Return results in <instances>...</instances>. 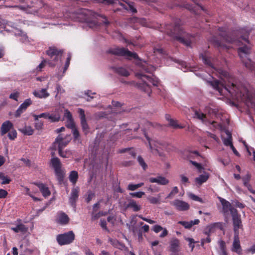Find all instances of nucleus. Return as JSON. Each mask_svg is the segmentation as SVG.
<instances>
[{
  "instance_id": "nucleus-1",
  "label": "nucleus",
  "mask_w": 255,
  "mask_h": 255,
  "mask_svg": "<svg viewBox=\"0 0 255 255\" xmlns=\"http://www.w3.org/2000/svg\"><path fill=\"white\" fill-rule=\"evenodd\" d=\"M200 58L213 73L223 80V82L217 80L211 81L210 84L214 89L221 95L228 92L233 99L244 102L249 107L252 105L255 95L250 87L241 83L237 84L235 79L230 76L227 71L217 67L214 60L206 55L202 54Z\"/></svg>"
},
{
  "instance_id": "nucleus-2",
  "label": "nucleus",
  "mask_w": 255,
  "mask_h": 255,
  "mask_svg": "<svg viewBox=\"0 0 255 255\" xmlns=\"http://www.w3.org/2000/svg\"><path fill=\"white\" fill-rule=\"evenodd\" d=\"M166 30L167 33L172 36L174 39L186 46L190 45L192 37L184 31L178 23L176 22L174 26L167 24L166 25Z\"/></svg>"
},
{
  "instance_id": "nucleus-3",
  "label": "nucleus",
  "mask_w": 255,
  "mask_h": 255,
  "mask_svg": "<svg viewBox=\"0 0 255 255\" xmlns=\"http://www.w3.org/2000/svg\"><path fill=\"white\" fill-rule=\"evenodd\" d=\"M136 76L139 79V81L136 84V87L147 93L149 96L151 93V89L148 83H152L153 86H157L158 83V79L156 78H151L143 74L141 72L137 73Z\"/></svg>"
},
{
  "instance_id": "nucleus-4",
  "label": "nucleus",
  "mask_w": 255,
  "mask_h": 255,
  "mask_svg": "<svg viewBox=\"0 0 255 255\" xmlns=\"http://www.w3.org/2000/svg\"><path fill=\"white\" fill-rule=\"evenodd\" d=\"M219 31L220 32L219 35L222 38V41H221L217 39L216 37H213L212 41L215 46L218 48H228V47L223 43V40L228 43H235L237 44L240 45L239 44L240 43V40L234 37L233 38L230 35H229L227 34L226 29L223 27L219 28Z\"/></svg>"
},
{
  "instance_id": "nucleus-5",
  "label": "nucleus",
  "mask_w": 255,
  "mask_h": 255,
  "mask_svg": "<svg viewBox=\"0 0 255 255\" xmlns=\"http://www.w3.org/2000/svg\"><path fill=\"white\" fill-rule=\"evenodd\" d=\"M250 45H245L238 48L239 55L245 66L251 71H255V63L249 58L251 52Z\"/></svg>"
},
{
  "instance_id": "nucleus-6",
  "label": "nucleus",
  "mask_w": 255,
  "mask_h": 255,
  "mask_svg": "<svg viewBox=\"0 0 255 255\" xmlns=\"http://www.w3.org/2000/svg\"><path fill=\"white\" fill-rule=\"evenodd\" d=\"M144 134L146 139L148 141L151 151L153 154L155 155L158 154L159 156H162V152H161L160 150L169 151L171 149V146L166 143H161L157 141L153 144L151 142L149 138L146 136L145 133H144Z\"/></svg>"
},
{
  "instance_id": "nucleus-7",
  "label": "nucleus",
  "mask_w": 255,
  "mask_h": 255,
  "mask_svg": "<svg viewBox=\"0 0 255 255\" xmlns=\"http://www.w3.org/2000/svg\"><path fill=\"white\" fill-rule=\"evenodd\" d=\"M99 1L109 4L120 5L124 9L132 13H135L137 11L132 2H127L123 0H99Z\"/></svg>"
},
{
  "instance_id": "nucleus-8",
  "label": "nucleus",
  "mask_w": 255,
  "mask_h": 255,
  "mask_svg": "<svg viewBox=\"0 0 255 255\" xmlns=\"http://www.w3.org/2000/svg\"><path fill=\"white\" fill-rule=\"evenodd\" d=\"M63 51L55 47H50L47 50L46 53L50 57L48 64L50 66H54L57 62L61 59Z\"/></svg>"
},
{
  "instance_id": "nucleus-9",
  "label": "nucleus",
  "mask_w": 255,
  "mask_h": 255,
  "mask_svg": "<svg viewBox=\"0 0 255 255\" xmlns=\"http://www.w3.org/2000/svg\"><path fill=\"white\" fill-rule=\"evenodd\" d=\"M108 52L114 55L122 56L127 58L137 59L138 56L135 53L129 51L128 49L124 47H116L111 48L108 50Z\"/></svg>"
},
{
  "instance_id": "nucleus-10",
  "label": "nucleus",
  "mask_w": 255,
  "mask_h": 255,
  "mask_svg": "<svg viewBox=\"0 0 255 255\" xmlns=\"http://www.w3.org/2000/svg\"><path fill=\"white\" fill-rule=\"evenodd\" d=\"M75 240V234L73 231H69L64 234H59L56 237V240L60 246L68 245Z\"/></svg>"
},
{
  "instance_id": "nucleus-11",
  "label": "nucleus",
  "mask_w": 255,
  "mask_h": 255,
  "mask_svg": "<svg viewBox=\"0 0 255 255\" xmlns=\"http://www.w3.org/2000/svg\"><path fill=\"white\" fill-rule=\"evenodd\" d=\"M93 13H94L88 9H82L79 13H72L70 17L75 21H88L89 15Z\"/></svg>"
},
{
  "instance_id": "nucleus-12",
  "label": "nucleus",
  "mask_w": 255,
  "mask_h": 255,
  "mask_svg": "<svg viewBox=\"0 0 255 255\" xmlns=\"http://www.w3.org/2000/svg\"><path fill=\"white\" fill-rule=\"evenodd\" d=\"M219 199L223 206L222 213L225 217V221L226 222H228L229 219V211L230 212V214L232 215V210L237 209L233 207L229 201L221 198Z\"/></svg>"
},
{
  "instance_id": "nucleus-13",
  "label": "nucleus",
  "mask_w": 255,
  "mask_h": 255,
  "mask_svg": "<svg viewBox=\"0 0 255 255\" xmlns=\"http://www.w3.org/2000/svg\"><path fill=\"white\" fill-rule=\"evenodd\" d=\"M231 216L233 222L235 234H239V229L242 227L241 215L238 214L237 210H233L232 211Z\"/></svg>"
},
{
  "instance_id": "nucleus-14",
  "label": "nucleus",
  "mask_w": 255,
  "mask_h": 255,
  "mask_svg": "<svg viewBox=\"0 0 255 255\" xmlns=\"http://www.w3.org/2000/svg\"><path fill=\"white\" fill-rule=\"evenodd\" d=\"M71 138L70 135L63 138L62 135L59 134L56 138L53 144L55 146L58 144V150L60 149L62 150L68 144Z\"/></svg>"
},
{
  "instance_id": "nucleus-15",
  "label": "nucleus",
  "mask_w": 255,
  "mask_h": 255,
  "mask_svg": "<svg viewBox=\"0 0 255 255\" xmlns=\"http://www.w3.org/2000/svg\"><path fill=\"white\" fill-rule=\"evenodd\" d=\"M171 205L174 206L178 211H186L189 208V205L187 203L178 199L173 201L171 203Z\"/></svg>"
},
{
  "instance_id": "nucleus-16",
  "label": "nucleus",
  "mask_w": 255,
  "mask_h": 255,
  "mask_svg": "<svg viewBox=\"0 0 255 255\" xmlns=\"http://www.w3.org/2000/svg\"><path fill=\"white\" fill-rule=\"evenodd\" d=\"M170 251L171 255H183V254L179 251V240L175 239L173 240L170 243Z\"/></svg>"
},
{
  "instance_id": "nucleus-17",
  "label": "nucleus",
  "mask_w": 255,
  "mask_h": 255,
  "mask_svg": "<svg viewBox=\"0 0 255 255\" xmlns=\"http://www.w3.org/2000/svg\"><path fill=\"white\" fill-rule=\"evenodd\" d=\"M232 251L236 252L239 255H241L242 254V248L240 245L239 234H234Z\"/></svg>"
},
{
  "instance_id": "nucleus-18",
  "label": "nucleus",
  "mask_w": 255,
  "mask_h": 255,
  "mask_svg": "<svg viewBox=\"0 0 255 255\" xmlns=\"http://www.w3.org/2000/svg\"><path fill=\"white\" fill-rule=\"evenodd\" d=\"M78 113L80 117L81 125L82 127V129L85 132V133L87 134L88 131L89 127L86 120L84 110L82 109H79Z\"/></svg>"
},
{
  "instance_id": "nucleus-19",
  "label": "nucleus",
  "mask_w": 255,
  "mask_h": 255,
  "mask_svg": "<svg viewBox=\"0 0 255 255\" xmlns=\"http://www.w3.org/2000/svg\"><path fill=\"white\" fill-rule=\"evenodd\" d=\"M56 221L61 225H65L69 223V218L65 213L59 212L57 213Z\"/></svg>"
},
{
  "instance_id": "nucleus-20",
  "label": "nucleus",
  "mask_w": 255,
  "mask_h": 255,
  "mask_svg": "<svg viewBox=\"0 0 255 255\" xmlns=\"http://www.w3.org/2000/svg\"><path fill=\"white\" fill-rule=\"evenodd\" d=\"M194 118L199 120L202 122V123L205 125L213 124L214 123V122L211 123L209 121H208L206 115L201 112L200 111L196 110L194 112Z\"/></svg>"
},
{
  "instance_id": "nucleus-21",
  "label": "nucleus",
  "mask_w": 255,
  "mask_h": 255,
  "mask_svg": "<svg viewBox=\"0 0 255 255\" xmlns=\"http://www.w3.org/2000/svg\"><path fill=\"white\" fill-rule=\"evenodd\" d=\"M148 180L150 183H156L161 185H166L169 183V180L162 176H157L156 177H150Z\"/></svg>"
},
{
  "instance_id": "nucleus-22",
  "label": "nucleus",
  "mask_w": 255,
  "mask_h": 255,
  "mask_svg": "<svg viewBox=\"0 0 255 255\" xmlns=\"http://www.w3.org/2000/svg\"><path fill=\"white\" fill-rule=\"evenodd\" d=\"M124 207L126 209H132L134 212H137L141 209V205L138 204L135 201L132 199L129 200L128 203H125Z\"/></svg>"
},
{
  "instance_id": "nucleus-23",
  "label": "nucleus",
  "mask_w": 255,
  "mask_h": 255,
  "mask_svg": "<svg viewBox=\"0 0 255 255\" xmlns=\"http://www.w3.org/2000/svg\"><path fill=\"white\" fill-rule=\"evenodd\" d=\"M13 127V124L9 121H6L2 123L1 128L0 132L2 135L5 134Z\"/></svg>"
},
{
  "instance_id": "nucleus-24",
  "label": "nucleus",
  "mask_w": 255,
  "mask_h": 255,
  "mask_svg": "<svg viewBox=\"0 0 255 255\" xmlns=\"http://www.w3.org/2000/svg\"><path fill=\"white\" fill-rule=\"evenodd\" d=\"M78 193L79 190L77 188H75L72 189L71 193V196L69 198V202L71 204V206H75V203L77 200L78 197Z\"/></svg>"
},
{
  "instance_id": "nucleus-25",
  "label": "nucleus",
  "mask_w": 255,
  "mask_h": 255,
  "mask_svg": "<svg viewBox=\"0 0 255 255\" xmlns=\"http://www.w3.org/2000/svg\"><path fill=\"white\" fill-rule=\"evenodd\" d=\"M200 222L199 219H195L193 221H191L190 222L186 221H179L178 224H180L184 226L185 228L189 229H190L193 225H198Z\"/></svg>"
},
{
  "instance_id": "nucleus-26",
  "label": "nucleus",
  "mask_w": 255,
  "mask_h": 255,
  "mask_svg": "<svg viewBox=\"0 0 255 255\" xmlns=\"http://www.w3.org/2000/svg\"><path fill=\"white\" fill-rule=\"evenodd\" d=\"M209 177V174L208 173H205L203 174L200 175L199 177H196L195 179L196 183L199 185H201L203 183L206 182Z\"/></svg>"
},
{
  "instance_id": "nucleus-27",
  "label": "nucleus",
  "mask_w": 255,
  "mask_h": 255,
  "mask_svg": "<svg viewBox=\"0 0 255 255\" xmlns=\"http://www.w3.org/2000/svg\"><path fill=\"white\" fill-rule=\"evenodd\" d=\"M40 189L42 195L44 197L49 196L50 195V192L49 189L44 184L42 183H34Z\"/></svg>"
},
{
  "instance_id": "nucleus-28",
  "label": "nucleus",
  "mask_w": 255,
  "mask_h": 255,
  "mask_svg": "<svg viewBox=\"0 0 255 255\" xmlns=\"http://www.w3.org/2000/svg\"><path fill=\"white\" fill-rule=\"evenodd\" d=\"M28 229V227L22 224H18L16 227L11 228V230L15 233L21 232L23 234L27 232Z\"/></svg>"
},
{
  "instance_id": "nucleus-29",
  "label": "nucleus",
  "mask_w": 255,
  "mask_h": 255,
  "mask_svg": "<svg viewBox=\"0 0 255 255\" xmlns=\"http://www.w3.org/2000/svg\"><path fill=\"white\" fill-rule=\"evenodd\" d=\"M33 94L34 96L39 98H46L49 96V94L47 92L46 88L42 89L39 91H34Z\"/></svg>"
},
{
  "instance_id": "nucleus-30",
  "label": "nucleus",
  "mask_w": 255,
  "mask_h": 255,
  "mask_svg": "<svg viewBox=\"0 0 255 255\" xmlns=\"http://www.w3.org/2000/svg\"><path fill=\"white\" fill-rule=\"evenodd\" d=\"M12 33L16 36H20V40L22 42H26L28 41L27 36L21 30L15 29L14 31H12Z\"/></svg>"
},
{
  "instance_id": "nucleus-31",
  "label": "nucleus",
  "mask_w": 255,
  "mask_h": 255,
  "mask_svg": "<svg viewBox=\"0 0 255 255\" xmlns=\"http://www.w3.org/2000/svg\"><path fill=\"white\" fill-rule=\"evenodd\" d=\"M51 122H57L60 120V114L58 111H55L53 114H50L48 113V116L47 117Z\"/></svg>"
},
{
  "instance_id": "nucleus-32",
  "label": "nucleus",
  "mask_w": 255,
  "mask_h": 255,
  "mask_svg": "<svg viewBox=\"0 0 255 255\" xmlns=\"http://www.w3.org/2000/svg\"><path fill=\"white\" fill-rule=\"evenodd\" d=\"M19 130L24 134L27 135H32L34 131V130L31 127L26 126L22 128H20Z\"/></svg>"
},
{
  "instance_id": "nucleus-33",
  "label": "nucleus",
  "mask_w": 255,
  "mask_h": 255,
  "mask_svg": "<svg viewBox=\"0 0 255 255\" xmlns=\"http://www.w3.org/2000/svg\"><path fill=\"white\" fill-rule=\"evenodd\" d=\"M141 69L143 71H145L147 73H151L155 70L154 66L151 65H148L146 63L142 65Z\"/></svg>"
},
{
  "instance_id": "nucleus-34",
  "label": "nucleus",
  "mask_w": 255,
  "mask_h": 255,
  "mask_svg": "<svg viewBox=\"0 0 255 255\" xmlns=\"http://www.w3.org/2000/svg\"><path fill=\"white\" fill-rule=\"evenodd\" d=\"M51 163L54 169L61 168V163L57 157L51 158Z\"/></svg>"
},
{
  "instance_id": "nucleus-35",
  "label": "nucleus",
  "mask_w": 255,
  "mask_h": 255,
  "mask_svg": "<svg viewBox=\"0 0 255 255\" xmlns=\"http://www.w3.org/2000/svg\"><path fill=\"white\" fill-rule=\"evenodd\" d=\"M115 71L119 74L127 77L129 75V72L124 68L117 67L115 68Z\"/></svg>"
},
{
  "instance_id": "nucleus-36",
  "label": "nucleus",
  "mask_w": 255,
  "mask_h": 255,
  "mask_svg": "<svg viewBox=\"0 0 255 255\" xmlns=\"http://www.w3.org/2000/svg\"><path fill=\"white\" fill-rule=\"evenodd\" d=\"M59 155L63 158H69L72 155V151L70 150L63 151L62 149L58 150Z\"/></svg>"
},
{
  "instance_id": "nucleus-37",
  "label": "nucleus",
  "mask_w": 255,
  "mask_h": 255,
  "mask_svg": "<svg viewBox=\"0 0 255 255\" xmlns=\"http://www.w3.org/2000/svg\"><path fill=\"white\" fill-rule=\"evenodd\" d=\"M78 175L77 172L72 171L71 172L69 175V180L73 184H75L77 180Z\"/></svg>"
},
{
  "instance_id": "nucleus-38",
  "label": "nucleus",
  "mask_w": 255,
  "mask_h": 255,
  "mask_svg": "<svg viewBox=\"0 0 255 255\" xmlns=\"http://www.w3.org/2000/svg\"><path fill=\"white\" fill-rule=\"evenodd\" d=\"M215 228L212 224L206 227L204 230V234L207 236H209L210 234L215 232Z\"/></svg>"
},
{
  "instance_id": "nucleus-39",
  "label": "nucleus",
  "mask_w": 255,
  "mask_h": 255,
  "mask_svg": "<svg viewBox=\"0 0 255 255\" xmlns=\"http://www.w3.org/2000/svg\"><path fill=\"white\" fill-rule=\"evenodd\" d=\"M57 178V180H58L59 182L61 183L63 179V174L61 171V168L54 169Z\"/></svg>"
},
{
  "instance_id": "nucleus-40",
  "label": "nucleus",
  "mask_w": 255,
  "mask_h": 255,
  "mask_svg": "<svg viewBox=\"0 0 255 255\" xmlns=\"http://www.w3.org/2000/svg\"><path fill=\"white\" fill-rule=\"evenodd\" d=\"M143 185V183L142 182L137 184H129L128 185L127 189L130 191H134Z\"/></svg>"
},
{
  "instance_id": "nucleus-41",
  "label": "nucleus",
  "mask_w": 255,
  "mask_h": 255,
  "mask_svg": "<svg viewBox=\"0 0 255 255\" xmlns=\"http://www.w3.org/2000/svg\"><path fill=\"white\" fill-rule=\"evenodd\" d=\"M137 160L139 164L141 166L143 169L145 170L147 168V165L145 162L143 158L140 156H138L137 157Z\"/></svg>"
},
{
  "instance_id": "nucleus-42",
  "label": "nucleus",
  "mask_w": 255,
  "mask_h": 255,
  "mask_svg": "<svg viewBox=\"0 0 255 255\" xmlns=\"http://www.w3.org/2000/svg\"><path fill=\"white\" fill-rule=\"evenodd\" d=\"M223 142L225 145L230 146V147L232 145H233L232 142V136L231 134L228 133V137L224 139Z\"/></svg>"
},
{
  "instance_id": "nucleus-43",
  "label": "nucleus",
  "mask_w": 255,
  "mask_h": 255,
  "mask_svg": "<svg viewBox=\"0 0 255 255\" xmlns=\"http://www.w3.org/2000/svg\"><path fill=\"white\" fill-rule=\"evenodd\" d=\"M66 126L67 128H71L72 130L76 128L73 119L69 120H67L66 123Z\"/></svg>"
},
{
  "instance_id": "nucleus-44",
  "label": "nucleus",
  "mask_w": 255,
  "mask_h": 255,
  "mask_svg": "<svg viewBox=\"0 0 255 255\" xmlns=\"http://www.w3.org/2000/svg\"><path fill=\"white\" fill-rule=\"evenodd\" d=\"M32 104V101L30 99H26L22 104L20 105V106L21 108H23V109H24L26 110L27 108L29 107L31 104Z\"/></svg>"
},
{
  "instance_id": "nucleus-45",
  "label": "nucleus",
  "mask_w": 255,
  "mask_h": 255,
  "mask_svg": "<svg viewBox=\"0 0 255 255\" xmlns=\"http://www.w3.org/2000/svg\"><path fill=\"white\" fill-rule=\"evenodd\" d=\"M147 199L149 201V202L152 204H160L161 202V201H159V199L157 198L156 197L148 196Z\"/></svg>"
},
{
  "instance_id": "nucleus-46",
  "label": "nucleus",
  "mask_w": 255,
  "mask_h": 255,
  "mask_svg": "<svg viewBox=\"0 0 255 255\" xmlns=\"http://www.w3.org/2000/svg\"><path fill=\"white\" fill-rule=\"evenodd\" d=\"M128 151V155L132 157H135V155H136L135 152L132 150H129L128 148H124V149H121L120 150V152L124 153Z\"/></svg>"
},
{
  "instance_id": "nucleus-47",
  "label": "nucleus",
  "mask_w": 255,
  "mask_h": 255,
  "mask_svg": "<svg viewBox=\"0 0 255 255\" xmlns=\"http://www.w3.org/2000/svg\"><path fill=\"white\" fill-rule=\"evenodd\" d=\"M145 194L144 192H133L130 193L129 195L132 197H137V198H141L142 196Z\"/></svg>"
},
{
  "instance_id": "nucleus-48",
  "label": "nucleus",
  "mask_w": 255,
  "mask_h": 255,
  "mask_svg": "<svg viewBox=\"0 0 255 255\" xmlns=\"http://www.w3.org/2000/svg\"><path fill=\"white\" fill-rule=\"evenodd\" d=\"M169 124L170 126H171L174 128H183L182 126H180L179 125H178L177 124L176 121H175L172 119H170V121L169 122Z\"/></svg>"
},
{
  "instance_id": "nucleus-49",
  "label": "nucleus",
  "mask_w": 255,
  "mask_h": 255,
  "mask_svg": "<svg viewBox=\"0 0 255 255\" xmlns=\"http://www.w3.org/2000/svg\"><path fill=\"white\" fill-rule=\"evenodd\" d=\"M251 178V175L249 174H247L245 177H243V180L244 181V184L245 186H250L249 181Z\"/></svg>"
},
{
  "instance_id": "nucleus-50",
  "label": "nucleus",
  "mask_w": 255,
  "mask_h": 255,
  "mask_svg": "<svg viewBox=\"0 0 255 255\" xmlns=\"http://www.w3.org/2000/svg\"><path fill=\"white\" fill-rule=\"evenodd\" d=\"M178 192V189L177 187H174L171 191V192L167 196V198H171L175 194H177Z\"/></svg>"
},
{
  "instance_id": "nucleus-51",
  "label": "nucleus",
  "mask_w": 255,
  "mask_h": 255,
  "mask_svg": "<svg viewBox=\"0 0 255 255\" xmlns=\"http://www.w3.org/2000/svg\"><path fill=\"white\" fill-rule=\"evenodd\" d=\"M16 136L17 132L15 130H12L10 131L8 134V136L9 138L11 140L14 139V138L16 137Z\"/></svg>"
},
{
  "instance_id": "nucleus-52",
  "label": "nucleus",
  "mask_w": 255,
  "mask_h": 255,
  "mask_svg": "<svg viewBox=\"0 0 255 255\" xmlns=\"http://www.w3.org/2000/svg\"><path fill=\"white\" fill-rule=\"evenodd\" d=\"M72 130L74 140L79 141V133L77 128L73 129Z\"/></svg>"
},
{
  "instance_id": "nucleus-53",
  "label": "nucleus",
  "mask_w": 255,
  "mask_h": 255,
  "mask_svg": "<svg viewBox=\"0 0 255 255\" xmlns=\"http://www.w3.org/2000/svg\"><path fill=\"white\" fill-rule=\"evenodd\" d=\"M189 197L193 200L199 201L201 203H203V201L201 198H200L199 197H198L193 194H190L189 195Z\"/></svg>"
},
{
  "instance_id": "nucleus-54",
  "label": "nucleus",
  "mask_w": 255,
  "mask_h": 255,
  "mask_svg": "<svg viewBox=\"0 0 255 255\" xmlns=\"http://www.w3.org/2000/svg\"><path fill=\"white\" fill-rule=\"evenodd\" d=\"M1 179L2 180V184H7L11 181V179L8 177L5 176L4 173H3V177L1 178Z\"/></svg>"
},
{
  "instance_id": "nucleus-55",
  "label": "nucleus",
  "mask_w": 255,
  "mask_h": 255,
  "mask_svg": "<svg viewBox=\"0 0 255 255\" xmlns=\"http://www.w3.org/2000/svg\"><path fill=\"white\" fill-rule=\"evenodd\" d=\"M71 55L69 54L68 57L67 58V60H66V62L65 63L64 67L63 73L65 72V71L68 69V67L69 66V64H70V61L71 60Z\"/></svg>"
},
{
  "instance_id": "nucleus-56",
  "label": "nucleus",
  "mask_w": 255,
  "mask_h": 255,
  "mask_svg": "<svg viewBox=\"0 0 255 255\" xmlns=\"http://www.w3.org/2000/svg\"><path fill=\"white\" fill-rule=\"evenodd\" d=\"M64 117L67 119V120L73 119L72 114L67 109L65 110Z\"/></svg>"
},
{
  "instance_id": "nucleus-57",
  "label": "nucleus",
  "mask_w": 255,
  "mask_h": 255,
  "mask_svg": "<svg viewBox=\"0 0 255 255\" xmlns=\"http://www.w3.org/2000/svg\"><path fill=\"white\" fill-rule=\"evenodd\" d=\"M163 228H162L161 226L156 225H154L152 227V230L156 233H158L159 232L163 230Z\"/></svg>"
},
{
  "instance_id": "nucleus-58",
  "label": "nucleus",
  "mask_w": 255,
  "mask_h": 255,
  "mask_svg": "<svg viewBox=\"0 0 255 255\" xmlns=\"http://www.w3.org/2000/svg\"><path fill=\"white\" fill-rule=\"evenodd\" d=\"M85 95H87L88 98L87 99V101H90L92 99H93V96H92V95H95V93H92L91 91L88 90L85 92Z\"/></svg>"
},
{
  "instance_id": "nucleus-59",
  "label": "nucleus",
  "mask_w": 255,
  "mask_h": 255,
  "mask_svg": "<svg viewBox=\"0 0 255 255\" xmlns=\"http://www.w3.org/2000/svg\"><path fill=\"white\" fill-rule=\"evenodd\" d=\"M25 111V110L24 109H23V108H21V107L20 106L15 112V117H19L21 115V114Z\"/></svg>"
},
{
  "instance_id": "nucleus-60",
  "label": "nucleus",
  "mask_w": 255,
  "mask_h": 255,
  "mask_svg": "<svg viewBox=\"0 0 255 255\" xmlns=\"http://www.w3.org/2000/svg\"><path fill=\"white\" fill-rule=\"evenodd\" d=\"M43 123L41 121H37L35 123V128L36 129L39 130L42 128Z\"/></svg>"
},
{
  "instance_id": "nucleus-61",
  "label": "nucleus",
  "mask_w": 255,
  "mask_h": 255,
  "mask_svg": "<svg viewBox=\"0 0 255 255\" xmlns=\"http://www.w3.org/2000/svg\"><path fill=\"white\" fill-rule=\"evenodd\" d=\"M7 192L4 189H0V198H4L7 195Z\"/></svg>"
},
{
  "instance_id": "nucleus-62",
  "label": "nucleus",
  "mask_w": 255,
  "mask_h": 255,
  "mask_svg": "<svg viewBox=\"0 0 255 255\" xmlns=\"http://www.w3.org/2000/svg\"><path fill=\"white\" fill-rule=\"evenodd\" d=\"M46 61L45 60H43L42 62L39 64V65L36 68L37 71H40L41 69L45 66V63Z\"/></svg>"
},
{
  "instance_id": "nucleus-63",
  "label": "nucleus",
  "mask_w": 255,
  "mask_h": 255,
  "mask_svg": "<svg viewBox=\"0 0 255 255\" xmlns=\"http://www.w3.org/2000/svg\"><path fill=\"white\" fill-rule=\"evenodd\" d=\"M220 248L221 251H226L225 243L223 241L219 242Z\"/></svg>"
},
{
  "instance_id": "nucleus-64",
  "label": "nucleus",
  "mask_w": 255,
  "mask_h": 255,
  "mask_svg": "<svg viewBox=\"0 0 255 255\" xmlns=\"http://www.w3.org/2000/svg\"><path fill=\"white\" fill-rule=\"evenodd\" d=\"M182 6H183L184 7L186 8V9H187L189 10H191V11L193 10V6L187 2L184 3L183 4Z\"/></svg>"
}]
</instances>
